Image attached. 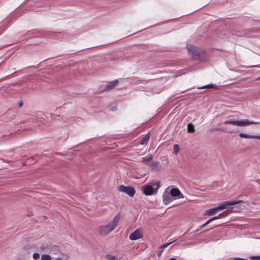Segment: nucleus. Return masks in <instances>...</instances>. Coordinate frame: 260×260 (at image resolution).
I'll use <instances>...</instances> for the list:
<instances>
[{
	"mask_svg": "<svg viewBox=\"0 0 260 260\" xmlns=\"http://www.w3.org/2000/svg\"><path fill=\"white\" fill-rule=\"evenodd\" d=\"M213 219L212 218L209 219V220H208L205 223L206 224V225L208 224L209 223H210V222H211L212 221H213Z\"/></svg>",
	"mask_w": 260,
	"mask_h": 260,
	"instance_id": "28",
	"label": "nucleus"
},
{
	"mask_svg": "<svg viewBox=\"0 0 260 260\" xmlns=\"http://www.w3.org/2000/svg\"><path fill=\"white\" fill-rule=\"evenodd\" d=\"M143 230L139 228L133 232L129 236V239L131 240H136L143 237Z\"/></svg>",
	"mask_w": 260,
	"mask_h": 260,
	"instance_id": "6",
	"label": "nucleus"
},
{
	"mask_svg": "<svg viewBox=\"0 0 260 260\" xmlns=\"http://www.w3.org/2000/svg\"><path fill=\"white\" fill-rule=\"evenodd\" d=\"M222 218L221 214H219L217 216L212 217L213 220H215L218 219Z\"/></svg>",
	"mask_w": 260,
	"mask_h": 260,
	"instance_id": "25",
	"label": "nucleus"
},
{
	"mask_svg": "<svg viewBox=\"0 0 260 260\" xmlns=\"http://www.w3.org/2000/svg\"><path fill=\"white\" fill-rule=\"evenodd\" d=\"M23 105V103L22 102H21V103H19V107H21Z\"/></svg>",
	"mask_w": 260,
	"mask_h": 260,
	"instance_id": "33",
	"label": "nucleus"
},
{
	"mask_svg": "<svg viewBox=\"0 0 260 260\" xmlns=\"http://www.w3.org/2000/svg\"><path fill=\"white\" fill-rule=\"evenodd\" d=\"M186 47L188 52L192 55L193 58L196 59L200 58L201 53V49L200 48L191 44L187 45Z\"/></svg>",
	"mask_w": 260,
	"mask_h": 260,
	"instance_id": "4",
	"label": "nucleus"
},
{
	"mask_svg": "<svg viewBox=\"0 0 260 260\" xmlns=\"http://www.w3.org/2000/svg\"><path fill=\"white\" fill-rule=\"evenodd\" d=\"M179 146L177 144H175L173 146V154L176 155L179 151Z\"/></svg>",
	"mask_w": 260,
	"mask_h": 260,
	"instance_id": "20",
	"label": "nucleus"
},
{
	"mask_svg": "<svg viewBox=\"0 0 260 260\" xmlns=\"http://www.w3.org/2000/svg\"><path fill=\"white\" fill-rule=\"evenodd\" d=\"M252 260H260V256H252L249 257Z\"/></svg>",
	"mask_w": 260,
	"mask_h": 260,
	"instance_id": "24",
	"label": "nucleus"
},
{
	"mask_svg": "<svg viewBox=\"0 0 260 260\" xmlns=\"http://www.w3.org/2000/svg\"><path fill=\"white\" fill-rule=\"evenodd\" d=\"M163 203L165 205H167L172 201L171 196L167 191L164 192L162 194Z\"/></svg>",
	"mask_w": 260,
	"mask_h": 260,
	"instance_id": "8",
	"label": "nucleus"
},
{
	"mask_svg": "<svg viewBox=\"0 0 260 260\" xmlns=\"http://www.w3.org/2000/svg\"><path fill=\"white\" fill-rule=\"evenodd\" d=\"M162 251V250H161V251L158 253L157 255L158 256H159L161 254Z\"/></svg>",
	"mask_w": 260,
	"mask_h": 260,
	"instance_id": "31",
	"label": "nucleus"
},
{
	"mask_svg": "<svg viewBox=\"0 0 260 260\" xmlns=\"http://www.w3.org/2000/svg\"><path fill=\"white\" fill-rule=\"evenodd\" d=\"M120 214H116L112 221L107 225L100 226L99 228V232L101 235H106L111 232L117 226L120 220Z\"/></svg>",
	"mask_w": 260,
	"mask_h": 260,
	"instance_id": "1",
	"label": "nucleus"
},
{
	"mask_svg": "<svg viewBox=\"0 0 260 260\" xmlns=\"http://www.w3.org/2000/svg\"><path fill=\"white\" fill-rule=\"evenodd\" d=\"M223 123L239 126H245L250 124H257L258 122L253 121H249L248 119H245L241 120H228L224 121Z\"/></svg>",
	"mask_w": 260,
	"mask_h": 260,
	"instance_id": "3",
	"label": "nucleus"
},
{
	"mask_svg": "<svg viewBox=\"0 0 260 260\" xmlns=\"http://www.w3.org/2000/svg\"><path fill=\"white\" fill-rule=\"evenodd\" d=\"M213 219L212 218L209 219V220H208L205 223L206 224V225L208 224L209 223H210V222H211L212 221H213Z\"/></svg>",
	"mask_w": 260,
	"mask_h": 260,
	"instance_id": "27",
	"label": "nucleus"
},
{
	"mask_svg": "<svg viewBox=\"0 0 260 260\" xmlns=\"http://www.w3.org/2000/svg\"><path fill=\"white\" fill-rule=\"evenodd\" d=\"M187 131L188 133H193L194 132V127L191 123L188 124Z\"/></svg>",
	"mask_w": 260,
	"mask_h": 260,
	"instance_id": "16",
	"label": "nucleus"
},
{
	"mask_svg": "<svg viewBox=\"0 0 260 260\" xmlns=\"http://www.w3.org/2000/svg\"><path fill=\"white\" fill-rule=\"evenodd\" d=\"M41 260H51V257L49 254H42Z\"/></svg>",
	"mask_w": 260,
	"mask_h": 260,
	"instance_id": "17",
	"label": "nucleus"
},
{
	"mask_svg": "<svg viewBox=\"0 0 260 260\" xmlns=\"http://www.w3.org/2000/svg\"><path fill=\"white\" fill-rule=\"evenodd\" d=\"M149 167H150L152 170L158 171L160 170L161 168V165L158 161H151Z\"/></svg>",
	"mask_w": 260,
	"mask_h": 260,
	"instance_id": "9",
	"label": "nucleus"
},
{
	"mask_svg": "<svg viewBox=\"0 0 260 260\" xmlns=\"http://www.w3.org/2000/svg\"><path fill=\"white\" fill-rule=\"evenodd\" d=\"M206 225H206V224L205 223H204V224H202V225L200 226L198 228V229L197 231H198V230H200V229H202V228H203L205 227Z\"/></svg>",
	"mask_w": 260,
	"mask_h": 260,
	"instance_id": "26",
	"label": "nucleus"
},
{
	"mask_svg": "<svg viewBox=\"0 0 260 260\" xmlns=\"http://www.w3.org/2000/svg\"><path fill=\"white\" fill-rule=\"evenodd\" d=\"M243 202L242 201H234L232 202L226 201L223 202L222 204L219 205L218 207H216L217 210L224 209L228 206H233Z\"/></svg>",
	"mask_w": 260,
	"mask_h": 260,
	"instance_id": "7",
	"label": "nucleus"
},
{
	"mask_svg": "<svg viewBox=\"0 0 260 260\" xmlns=\"http://www.w3.org/2000/svg\"><path fill=\"white\" fill-rule=\"evenodd\" d=\"M149 133H148L145 137H144L140 141V143L141 145L146 144L148 140H149Z\"/></svg>",
	"mask_w": 260,
	"mask_h": 260,
	"instance_id": "14",
	"label": "nucleus"
},
{
	"mask_svg": "<svg viewBox=\"0 0 260 260\" xmlns=\"http://www.w3.org/2000/svg\"><path fill=\"white\" fill-rule=\"evenodd\" d=\"M217 209L216 208L210 209L206 211V215H212L215 214L217 211Z\"/></svg>",
	"mask_w": 260,
	"mask_h": 260,
	"instance_id": "15",
	"label": "nucleus"
},
{
	"mask_svg": "<svg viewBox=\"0 0 260 260\" xmlns=\"http://www.w3.org/2000/svg\"><path fill=\"white\" fill-rule=\"evenodd\" d=\"M169 260H177V259L175 258H170Z\"/></svg>",
	"mask_w": 260,
	"mask_h": 260,
	"instance_id": "34",
	"label": "nucleus"
},
{
	"mask_svg": "<svg viewBox=\"0 0 260 260\" xmlns=\"http://www.w3.org/2000/svg\"><path fill=\"white\" fill-rule=\"evenodd\" d=\"M180 193V190L177 188H172L170 190V195L173 197H178Z\"/></svg>",
	"mask_w": 260,
	"mask_h": 260,
	"instance_id": "12",
	"label": "nucleus"
},
{
	"mask_svg": "<svg viewBox=\"0 0 260 260\" xmlns=\"http://www.w3.org/2000/svg\"><path fill=\"white\" fill-rule=\"evenodd\" d=\"M253 139L260 140V135H254Z\"/></svg>",
	"mask_w": 260,
	"mask_h": 260,
	"instance_id": "29",
	"label": "nucleus"
},
{
	"mask_svg": "<svg viewBox=\"0 0 260 260\" xmlns=\"http://www.w3.org/2000/svg\"><path fill=\"white\" fill-rule=\"evenodd\" d=\"M106 258L108 260H118L115 256L111 254H106Z\"/></svg>",
	"mask_w": 260,
	"mask_h": 260,
	"instance_id": "18",
	"label": "nucleus"
},
{
	"mask_svg": "<svg viewBox=\"0 0 260 260\" xmlns=\"http://www.w3.org/2000/svg\"><path fill=\"white\" fill-rule=\"evenodd\" d=\"M40 254L38 253L35 252L32 255V257L35 260H38L40 258Z\"/></svg>",
	"mask_w": 260,
	"mask_h": 260,
	"instance_id": "23",
	"label": "nucleus"
},
{
	"mask_svg": "<svg viewBox=\"0 0 260 260\" xmlns=\"http://www.w3.org/2000/svg\"><path fill=\"white\" fill-rule=\"evenodd\" d=\"M152 159V157L150 155H148L142 158V161L146 165L149 166L151 162Z\"/></svg>",
	"mask_w": 260,
	"mask_h": 260,
	"instance_id": "11",
	"label": "nucleus"
},
{
	"mask_svg": "<svg viewBox=\"0 0 260 260\" xmlns=\"http://www.w3.org/2000/svg\"><path fill=\"white\" fill-rule=\"evenodd\" d=\"M59 252L58 248L56 246L53 247V249H51V253L54 254H58Z\"/></svg>",
	"mask_w": 260,
	"mask_h": 260,
	"instance_id": "19",
	"label": "nucleus"
},
{
	"mask_svg": "<svg viewBox=\"0 0 260 260\" xmlns=\"http://www.w3.org/2000/svg\"><path fill=\"white\" fill-rule=\"evenodd\" d=\"M174 241H173L172 242H170V243H166L162 244V245H161L160 246V248L161 249V250H162V251H163L164 248H165L166 247H168L169 245H170L171 243H172Z\"/></svg>",
	"mask_w": 260,
	"mask_h": 260,
	"instance_id": "21",
	"label": "nucleus"
},
{
	"mask_svg": "<svg viewBox=\"0 0 260 260\" xmlns=\"http://www.w3.org/2000/svg\"><path fill=\"white\" fill-rule=\"evenodd\" d=\"M239 137L245 139H253L254 135H248L245 133H240Z\"/></svg>",
	"mask_w": 260,
	"mask_h": 260,
	"instance_id": "13",
	"label": "nucleus"
},
{
	"mask_svg": "<svg viewBox=\"0 0 260 260\" xmlns=\"http://www.w3.org/2000/svg\"><path fill=\"white\" fill-rule=\"evenodd\" d=\"M159 188V182L155 181L142 185L141 190L145 196H149L156 194Z\"/></svg>",
	"mask_w": 260,
	"mask_h": 260,
	"instance_id": "2",
	"label": "nucleus"
},
{
	"mask_svg": "<svg viewBox=\"0 0 260 260\" xmlns=\"http://www.w3.org/2000/svg\"><path fill=\"white\" fill-rule=\"evenodd\" d=\"M118 82V81L117 80L111 81L107 83L105 89L106 90L111 89L116 86L117 85Z\"/></svg>",
	"mask_w": 260,
	"mask_h": 260,
	"instance_id": "10",
	"label": "nucleus"
},
{
	"mask_svg": "<svg viewBox=\"0 0 260 260\" xmlns=\"http://www.w3.org/2000/svg\"><path fill=\"white\" fill-rule=\"evenodd\" d=\"M225 131H226V132L229 133H232V131L229 130V129H226V130H225Z\"/></svg>",
	"mask_w": 260,
	"mask_h": 260,
	"instance_id": "32",
	"label": "nucleus"
},
{
	"mask_svg": "<svg viewBox=\"0 0 260 260\" xmlns=\"http://www.w3.org/2000/svg\"><path fill=\"white\" fill-rule=\"evenodd\" d=\"M221 129L219 128H216L212 129V131H220Z\"/></svg>",
	"mask_w": 260,
	"mask_h": 260,
	"instance_id": "30",
	"label": "nucleus"
},
{
	"mask_svg": "<svg viewBox=\"0 0 260 260\" xmlns=\"http://www.w3.org/2000/svg\"><path fill=\"white\" fill-rule=\"evenodd\" d=\"M210 87H213V88L214 87V85L213 84H207L206 85L198 87V89H204V88H210Z\"/></svg>",
	"mask_w": 260,
	"mask_h": 260,
	"instance_id": "22",
	"label": "nucleus"
},
{
	"mask_svg": "<svg viewBox=\"0 0 260 260\" xmlns=\"http://www.w3.org/2000/svg\"><path fill=\"white\" fill-rule=\"evenodd\" d=\"M119 191L124 192L128 194L129 196L132 197L134 196L136 192L135 188L131 186H125L121 185L118 188Z\"/></svg>",
	"mask_w": 260,
	"mask_h": 260,
	"instance_id": "5",
	"label": "nucleus"
}]
</instances>
